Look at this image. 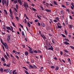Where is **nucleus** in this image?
Returning <instances> with one entry per match:
<instances>
[{"mask_svg": "<svg viewBox=\"0 0 74 74\" xmlns=\"http://www.w3.org/2000/svg\"><path fill=\"white\" fill-rule=\"evenodd\" d=\"M15 56L16 58H17V59H19V57H18V56L16 55Z\"/></svg>", "mask_w": 74, "mask_h": 74, "instance_id": "56", "label": "nucleus"}, {"mask_svg": "<svg viewBox=\"0 0 74 74\" xmlns=\"http://www.w3.org/2000/svg\"><path fill=\"white\" fill-rule=\"evenodd\" d=\"M25 23L26 24H27V21L26 20V19H25Z\"/></svg>", "mask_w": 74, "mask_h": 74, "instance_id": "62", "label": "nucleus"}, {"mask_svg": "<svg viewBox=\"0 0 74 74\" xmlns=\"http://www.w3.org/2000/svg\"><path fill=\"white\" fill-rule=\"evenodd\" d=\"M64 52H66V53H69V52L66 49H64Z\"/></svg>", "mask_w": 74, "mask_h": 74, "instance_id": "25", "label": "nucleus"}, {"mask_svg": "<svg viewBox=\"0 0 74 74\" xmlns=\"http://www.w3.org/2000/svg\"><path fill=\"white\" fill-rule=\"evenodd\" d=\"M38 26H41V24L39 22L38 23Z\"/></svg>", "mask_w": 74, "mask_h": 74, "instance_id": "46", "label": "nucleus"}, {"mask_svg": "<svg viewBox=\"0 0 74 74\" xmlns=\"http://www.w3.org/2000/svg\"><path fill=\"white\" fill-rule=\"evenodd\" d=\"M24 7H27V5H26V3H24L23 4Z\"/></svg>", "mask_w": 74, "mask_h": 74, "instance_id": "30", "label": "nucleus"}, {"mask_svg": "<svg viewBox=\"0 0 74 74\" xmlns=\"http://www.w3.org/2000/svg\"><path fill=\"white\" fill-rule=\"evenodd\" d=\"M1 43L2 44V45H4V43H3V40L1 39Z\"/></svg>", "mask_w": 74, "mask_h": 74, "instance_id": "28", "label": "nucleus"}, {"mask_svg": "<svg viewBox=\"0 0 74 74\" xmlns=\"http://www.w3.org/2000/svg\"><path fill=\"white\" fill-rule=\"evenodd\" d=\"M70 47L71 48H72V49H74V47L72 46H70Z\"/></svg>", "mask_w": 74, "mask_h": 74, "instance_id": "38", "label": "nucleus"}, {"mask_svg": "<svg viewBox=\"0 0 74 74\" xmlns=\"http://www.w3.org/2000/svg\"><path fill=\"white\" fill-rule=\"evenodd\" d=\"M69 18L70 19H72V20H73V18L72 17V16L71 15L69 16Z\"/></svg>", "mask_w": 74, "mask_h": 74, "instance_id": "36", "label": "nucleus"}, {"mask_svg": "<svg viewBox=\"0 0 74 74\" xmlns=\"http://www.w3.org/2000/svg\"><path fill=\"white\" fill-rule=\"evenodd\" d=\"M25 56H27V55H29V52H28V51H26L25 52Z\"/></svg>", "mask_w": 74, "mask_h": 74, "instance_id": "12", "label": "nucleus"}, {"mask_svg": "<svg viewBox=\"0 0 74 74\" xmlns=\"http://www.w3.org/2000/svg\"><path fill=\"white\" fill-rule=\"evenodd\" d=\"M29 67L31 69H34V66L31 65H29Z\"/></svg>", "mask_w": 74, "mask_h": 74, "instance_id": "31", "label": "nucleus"}, {"mask_svg": "<svg viewBox=\"0 0 74 74\" xmlns=\"http://www.w3.org/2000/svg\"><path fill=\"white\" fill-rule=\"evenodd\" d=\"M32 50V49H30V50H29L28 51H29V52L31 54H33V51Z\"/></svg>", "mask_w": 74, "mask_h": 74, "instance_id": "6", "label": "nucleus"}, {"mask_svg": "<svg viewBox=\"0 0 74 74\" xmlns=\"http://www.w3.org/2000/svg\"><path fill=\"white\" fill-rule=\"evenodd\" d=\"M31 62L32 63H34V60L33 59L31 60Z\"/></svg>", "mask_w": 74, "mask_h": 74, "instance_id": "49", "label": "nucleus"}, {"mask_svg": "<svg viewBox=\"0 0 74 74\" xmlns=\"http://www.w3.org/2000/svg\"><path fill=\"white\" fill-rule=\"evenodd\" d=\"M10 16L11 18V19H13V15H12V14H10Z\"/></svg>", "mask_w": 74, "mask_h": 74, "instance_id": "17", "label": "nucleus"}, {"mask_svg": "<svg viewBox=\"0 0 74 74\" xmlns=\"http://www.w3.org/2000/svg\"><path fill=\"white\" fill-rule=\"evenodd\" d=\"M61 14H62V15H63L64 14V12H63V11H61Z\"/></svg>", "mask_w": 74, "mask_h": 74, "instance_id": "54", "label": "nucleus"}, {"mask_svg": "<svg viewBox=\"0 0 74 74\" xmlns=\"http://www.w3.org/2000/svg\"><path fill=\"white\" fill-rule=\"evenodd\" d=\"M26 46H27V47H28V48H29V50H30V49H32V48H31V47H30L29 46H28L27 45H26Z\"/></svg>", "mask_w": 74, "mask_h": 74, "instance_id": "33", "label": "nucleus"}, {"mask_svg": "<svg viewBox=\"0 0 74 74\" xmlns=\"http://www.w3.org/2000/svg\"><path fill=\"white\" fill-rule=\"evenodd\" d=\"M53 3H54L55 5H58V3L56 2V1H54L53 2Z\"/></svg>", "mask_w": 74, "mask_h": 74, "instance_id": "15", "label": "nucleus"}, {"mask_svg": "<svg viewBox=\"0 0 74 74\" xmlns=\"http://www.w3.org/2000/svg\"><path fill=\"white\" fill-rule=\"evenodd\" d=\"M21 34L23 36H24L25 35V33H24V32H23V31L22 32Z\"/></svg>", "mask_w": 74, "mask_h": 74, "instance_id": "41", "label": "nucleus"}, {"mask_svg": "<svg viewBox=\"0 0 74 74\" xmlns=\"http://www.w3.org/2000/svg\"><path fill=\"white\" fill-rule=\"evenodd\" d=\"M6 28L8 29V30H10V32H11V28L9 27L6 26Z\"/></svg>", "mask_w": 74, "mask_h": 74, "instance_id": "8", "label": "nucleus"}, {"mask_svg": "<svg viewBox=\"0 0 74 74\" xmlns=\"http://www.w3.org/2000/svg\"><path fill=\"white\" fill-rule=\"evenodd\" d=\"M48 50H51V51H53V48L50 47L48 49Z\"/></svg>", "mask_w": 74, "mask_h": 74, "instance_id": "18", "label": "nucleus"}, {"mask_svg": "<svg viewBox=\"0 0 74 74\" xmlns=\"http://www.w3.org/2000/svg\"><path fill=\"white\" fill-rule=\"evenodd\" d=\"M40 7L41 8L42 10H44V8H43V7H42V6L41 5H40Z\"/></svg>", "mask_w": 74, "mask_h": 74, "instance_id": "45", "label": "nucleus"}, {"mask_svg": "<svg viewBox=\"0 0 74 74\" xmlns=\"http://www.w3.org/2000/svg\"><path fill=\"white\" fill-rule=\"evenodd\" d=\"M32 10H33L34 11H37V10H36V9H34V8L32 7Z\"/></svg>", "mask_w": 74, "mask_h": 74, "instance_id": "39", "label": "nucleus"}, {"mask_svg": "<svg viewBox=\"0 0 74 74\" xmlns=\"http://www.w3.org/2000/svg\"><path fill=\"white\" fill-rule=\"evenodd\" d=\"M1 60H2L3 62H4V63H5V60L4 57H2V58H1Z\"/></svg>", "mask_w": 74, "mask_h": 74, "instance_id": "10", "label": "nucleus"}, {"mask_svg": "<svg viewBox=\"0 0 74 74\" xmlns=\"http://www.w3.org/2000/svg\"><path fill=\"white\" fill-rule=\"evenodd\" d=\"M13 3L14 4H16V3H18V1H17V0H14Z\"/></svg>", "mask_w": 74, "mask_h": 74, "instance_id": "19", "label": "nucleus"}, {"mask_svg": "<svg viewBox=\"0 0 74 74\" xmlns=\"http://www.w3.org/2000/svg\"><path fill=\"white\" fill-rule=\"evenodd\" d=\"M45 11H46V12H51V11L50 10L48 9H45Z\"/></svg>", "mask_w": 74, "mask_h": 74, "instance_id": "13", "label": "nucleus"}, {"mask_svg": "<svg viewBox=\"0 0 74 74\" xmlns=\"http://www.w3.org/2000/svg\"><path fill=\"white\" fill-rule=\"evenodd\" d=\"M18 3L20 4V5H21L22 4V1H21V0H18Z\"/></svg>", "mask_w": 74, "mask_h": 74, "instance_id": "9", "label": "nucleus"}, {"mask_svg": "<svg viewBox=\"0 0 74 74\" xmlns=\"http://www.w3.org/2000/svg\"><path fill=\"white\" fill-rule=\"evenodd\" d=\"M0 71H1V73H3L4 71H3V68H1L0 69Z\"/></svg>", "mask_w": 74, "mask_h": 74, "instance_id": "37", "label": "nucleus"}, {"mask_svg": "<svg viewBox=\"0 0 74 74\" xmlns=\"http://www.w3.org/2000/svg\"><path fill=\"white\" fill-rule=\"evenodd\" d=\"M10 27L11 28V31H12V32H14V31H13V28L11 26H10Z\"/></svg>", "mask_w": 74, "mask_h": 74, "instance_id": "42", "label": "nucleus"}, {"mask_svg": "<svg viewBox=\"0 0 74 74\" xmlns=\"http://www.w3.org/2000/svg\"><path fill=\"white\" fill-rule=\"evenodd\" d=\"M20 57H21V59H22V58H23V55L21 54V55L20 56Z\"/></svg>", "mask_w": 74, "mask_h": 74, "instance_id": "34", "label": "nucleus"}, {"mask_svg": "<svg viewBox=\"0 0 74 74\" xmlns=\"http://www.w3.org/2000/svg\"><path fill=\"white\" fill-rule=\"evenodd\" d=\"M68 60V62H71V60H70V59L69 58Z\"/></svg>", "mask_w": 74, "mask_h": 74, "instance_id": "53", "label": "nucleus"}, {"mask_svg": "<svg viewBox=\"0 0 74 74\" xmlns=\"http://www.w3.org/2000/svg\"><path fill=\"white\" fill-rule=\"evenodd\" d=\"M4 45L5 48L6 49H8V45H5V44L4 45Z\"/></svg>", "mask_w": 74, "mask_h": 74, "instance_id": "7", "label": "nucleus"}, {"mask_svg": "<svg viewBox=\"0 0 74 74\" xmlns=\"http://www.w3.org/2000/svg\"><path fill=\"white\" fill-rule=\"evenodd\" d=\"M10 14H12V11L11 10V9H10Z\"/></svg>", "mask_w": 74, "mask_h": 74, "instance_id": "40", "label": "nucleus"}, {"mask_svg": "<svg viewBox=\"0 0 74 74\" xmlns=\"http://www.w3.org/2000/svg\"><path fill=\"white\" fill-rule=\"evenodd\" d=\"M41 25L42 26V27H45V25L43 22H42L41 23Z\"/></svg>", "mask_w": 74, "mask_h": 74, "instance_id": "11", "label": "nucleus"}, {"mask_svg": "<svg viewBox=\"0 0 74 74\" xmlns=\"http://www.w3.org/2000/svg\"><path fill=\"white\" fill-rule=\"evenodd\" d=\"M51 69H54L55 68V66H51Z\"/></svg>", "mask_w": 74, "mask_h": 74, "instance_id": "59", "label": "nucleus"}, {"mask_svg": "<svg viewBox=\"0 0 74 74\" xmlns=\"http://www.w3.org/2000/svg\"><path fill=\"white\" fill-rule=\"evenodd\" d=\"M56 21H59V19L58 18V17H56Z\"/></svg>", "mask_w": 74, "mask_h": 74, "instance_id": "29", "label": "nucleus"}, {"mask_svg": "<svg viewBox=\"0 0 74 74\" xmlns=\"http://www.w3.org/2000/svg\"><path fill=\"white\" fill-rule=\"evenodd\" d=\"M22 46L23 48H25V45H22Z\"/></svg>", "mask_w": 74, "mask_h": 74, "instance_id": "51", "label": "nucleus"}, {"mask_svg": "<svg viewBox=\"0 0 74 74\" xmlns=\"http://www.w3.org/2000/svg\"><path fill=\"white\" fill-rule=\"evenodd\" d=\"M71 9H72V10H73L74 9V7H73V6H71Z\"/></svg>", "mask_w": 74, "mask_h": 74, "instance_id": "63", "label": "nucleus"}, {"mask_svg": "<svg viewBox=\"0 0 74 74\" xmlns=\"http://www.w3.org/2000/svg\"><path fill=\"white\" fill-rule=\"evenodd\" d=\"M57 27L58 28V29H61L62 28V26L58 25Z\"/></svg>", "mask_w": 74, "mask_h": 74, "instance_id": "35", "label": "nucleus"}, {"mask_svg": "<svg viewBox=\"0 0 74 74\" xmlns=\"http://www.w3.org/2000/svg\"><path fill=\"white\" fill-rule=\"evenodd\" d=\"M61 35L63 37H64V38H66V36H65V35H64V34H61Z\"/></svg>", "mask_w": 74, "mask_h": 74, "instance_id": "27", "label": "nucleus"}, {"mask_svg": "<svg viewBox=\"0 0 74 74\" xmlns=\"http://www.w3.org/2000/svg\"><path fill=\"white\" fill-rule=\"evenodd\" d=\"M15 71H16V69L14 70L13 71V73H12V74H14V73H15Z\"/></svg>", "mask_w": 74, "mask_h": 74, "instance_id": "57", "label": "nucleus"}, {"mask_svg": "<svg viewBox=\"0 0 74 74\" xmlns=\"http://www.w3.org/2000/svg\"><path fill=\"white\" fill-rule=\"evenodd\" d=\"M18 7H19V6H18V4H16V8L17 10H18Z\"/></svg>", "mask_w": 74, "mask_h": 74, "instance_id": "24", "label": "nucleus"}, {"mask_svg": "<svg viewBox=\"0 0 74 74\" xmlns=\"http://www.w3.org/2000/svg\"><path fill=\"white\" fill-rule=\"evenodd\" d=\"M7 40H8V41H9V42H10V36L9 35L8 36H7Z\"/></svg>", "mask_w": 74, "mask_h": 74, "instance_id": "5", "label": "nucleus"}, {"mask_svg": "<svg viewBox=\"0 0 74 74\" xmlns=\"http://www.w3.org/2000/svg\"><path fill=\"white\" fill-rule=\"evenodd\" d=\"M38 19H36V20H35L34 21L35 22H38Z\"/></svg>", "mask_w": 74, "mask_h": 74, "instance_id": "58", "label": "nucleus"}, {"mask_svg": "<svg viewBox=\"0 0 74 74\" xmlns=\"http://www.w3.org/2000/svg\"><path fill=\"white\" fill-rule=\"evenodd\" d=\"M9 71H10V69H5L4 70V72H6V73H8Z\"/></svg>", "mask_w": 74, "mask_h": 74, "instance_id": "4", "label": "nucleus"}, {"mask_svg": "<svg viewBox=\"0 0 74 74\" xmlns=\"http://www.w3.org/2000/svg\"><path fill=\"white\" fill-rule=\"evenodd\" d=\"M60 54L61 55V56L63 54V53L62 51H60Z\"/></svg>", "mask_w": 74, "mask_h": 74, "instance_id": "44", "label": "nucleus"}, {"mask_svg": "<svg viewBox=\"0 0 74 74\" xmlns=\"http://www.w3.org/2000/svg\"><path fill=\"white\" fill-rule=\"evenodd\" d=\"M12 70H10L9 72V74H12Z\"/></svg>", "mask_w": 74, "mask_h": 74, "instance_id": "64", "label": "nucleus"}, {"mask_svg": "<svg viewBox=\"0 0 74 74\" xmlns=\"http://www.w3.org/2000/svg\"><path fill=\"white\" fill-rule=\"evenodd\" d=\"M20 26H21V27H22V29H23V25H22L20 24Z\"/></svg>", "mask_w": 74, "mask_h": 74, "instance_id": "61", "label": "nucleus"}, {"mask_svg": "<svg viewBox=\"0 0 74 74\" xmlns=\"http://www.w3.org/2000/svg\"><path fill=\"white\" fill-rule=\"evenodd\" d=\"M4 57L6 59H8V57H7V56H6V55H5L4 56Z\"/></svg>", "mask_w": 74, "mask_h": 74, "instance_id": "26", "label": "nucleus"}, {"mask_svg": "<svg viewBox=\"0 0 74 74\" xmlns=\"http://www.w3.org/2000/svg\"><path fill=\"white\" fill-rule=\"evenodd\" d=\"M16 19H17V21H19V18H18V16H16Z\"/></svg>", "mask_w": 74, "mask_h": 74, "instance_id": "48", "label": "nucleus"}, {"mask_svg": "<svg viewBox=\"0 0 74 74\" xmlns=\"http://www.w3.org/2000/svg\"><path fill=\"white\" fill-rule=\"evenodd\" d=\"M14 10H15V11H16V12H18V10H16V8H14Z\"/></svg>", "mask_w": 74, "mask_h": 74, "instance_id": "60", "label": "nucleus"}, {"mask_svg": "<svg viewBox=\"0 0 74 74\" xmlns=\"http://www.w3.org/2000/svg\"><path fill=\"white\" fill-rule=\"evenodd\" d=\"M53 22H55V23L58 22V21L56 19L54 20H53Z\"/></svg>", "mask_w": 74, "mask_h": 74, "instance_id": "50", "label": "nucleus"}, {"mask_svg": "<svg viewBox=\"0 0 74 74\" xmlns=\"http://www.w3.org/2000/svg\"><path fill=\"white\" fill-rule=\"evenodd\" d=\"M9 5V1L8 0H7V6H8V5Z\"/></svg>", "mask_w": 74, "mask_h": 74, "instance_id": "22", "label": "nucleus"}, {"mask_svg": "<svg viewBox=\"0 0 74 74\" xmlns=\"http://www.w3.org/2000/svg\"><path fill=\"white\" fill-rule=\"evenodd\" d=\"M64 40L66 41L65 42H63V44H65V45H68L70 44L69 42H67L69 41V39H67L66 38H64Z\"/></svg>", "mask_w": 74, "mask_h": 74, "instance_id": "1", "label": "nucleus"}, {"mask_svg": "<svg viewBox=\"0 0 74 74\" xmlns=\"http://www.w3.org/2000/svg\"><path fill=\"white\" fill-rule=\"evenodd\" d=\"M25 73H26V74H29V73L27 71L25 70Z\"/></svg>", "mask_w": 74, "mask_h": 74, "instance_id": "43", "label": "nucleus"}, {"mask_svg": "<svg viewBox=\"0 0 74 74\" xmlns=\"http://www.w3.org/2000/svg\"><path fill=\"white\" fill-rule=\"evenodd\" d=\"M65 31V33L66 35H67V33H68L67 32V30H66V29H64Z\"/></svg>", "mask_w": 74, "mask_h": 74, "instance_id": "23", "label": "nucleus"}, {"mask_svg": "<svg viewBox=\"0 0 74 74\" xmlns=\"http://www.w3.org/2000/svg\"><path fill=\"white\" fill-rule=\"evenodd\" d=\"M3 29H5V25H3Z\"/></svg>", "mask_w": 74, "mask_h": 74, "instance_id": "55", "label": "nucleus"}, {"mask_svg": "<svg viewBox=\"0 0 74 74\" xmlns=\"http://www.w3.org/2000/svg\"><path fill=\"white\" fill-rule=\"evenodd\" d=\"M33 67H34V69H37V66L34 65H33Z\"/></svg>", "mask_w": 74, "mask_h": 74, "instance_id": "47", "label": "nucleus"}, {"mask_svg": "<svg viewBox=\"0 0 74 74\" xmlns=\"http://www.w3.org/2000/svg\"><path fill=\"white\" fill-rule=\"evenodd\" d=\"M7 1L6 0H2V4H3V5L4 6V5H7Z\"/></svg>", "mask_w": 74, "mask_h": 74, "instance_id": "2", "label": "nucleus"}, {"mask_svg": "<svg viewBox=\"0 0 74 74\" xmlns=\"http://www.w3.org/2000/svg\"><path fill=\"white\" fill-rule=\"evenodd\" d=\"M69 28L72 29L73 28V25H71L70 24H68Z\"/></svg>", "mask_w": 74, "mask_h": 74, "instance_id": "14", "label": "nucleus"}, {"mask_svg": "<svg viewBox=\"0 0 74 74\" xmlns=\"http://www.w3.org/2000/svg\"><path fill=\"white\" fill-rule=\"evenodd\" d=\"M46 7H48V6H49V3H48L46 2Z\"/></svg>", "mask_w": 74, "mask_h": 74, "instance_id": "20", "label": "nucleus"}, {"mask_svg": "<svg viewBox=\"0 0 74 74\" xmlns=\"http://www.w3.org/2000/svg\"><path fill=\"white\" fill-rule=\"evenodd\" d=\"M12 23L14 27H16V26L15 25V23H14L13 22H12Z\"/></svg>", "mask_w": 74, "mask_h": 74, "instance_id": "16", "label": "nucleus"}, {"mask_svg": "<svg viewBox=\"0 0 74 74\" xmlns=\"http://www.w3.org/2000/svg\"><path fill=\"white\" fill-rule=\"evenodd\" d=\"M33 52L34 53H41V51H40V50H34Z\"/></svg>", "mask_w": 74, "mask_h": 74, "instance_id": "3", "label": "nucleus"}, {"mask_svg": "<svg viewBox=\"0 0 74 74\" xmlns=\"http://www.w3.org/2000/svg\"><path fill=\"white\" fill-rule=\"evenodd\" d=\"M71 5L73 8H74V3H71Z\"/></svg>", "mask_w": 74, "mask_h": 74, "instance_id": "52", "label": "nucleus"}, {"mask_svg": "<svg viewBox=\"0 0 74 74\" xmlns=\"http://www.w3.org/2000/svg\"><path fill=\"white\" fill-rule=\"evenodd\" d=\"M27 24L28 25V27H30V23H29V22H27Z\"/></svg>", "mask_w": 74, "mask_h": 74, "instance_id": "32", "label": "nucleus"}, {"mask_svg": "<svg viewBox=\"0 0 74 74\" xmlns=\"http://www.w3.org/2000/svg\"><path fill=\"white\" fill-rule=\"evenodd\" d=\"M58 70H59V67L58 66H56L55 69L56 71H58Z\"/></svg>", "mask_w": 74, "mask_h": 74, "instance_id": "21", "label": "nucleus"}]
</instances>
